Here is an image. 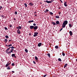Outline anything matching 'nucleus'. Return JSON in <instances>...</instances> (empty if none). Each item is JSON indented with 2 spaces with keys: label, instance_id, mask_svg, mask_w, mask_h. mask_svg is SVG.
<instances>
[{
  "label": "nucleus",
  "instance_id": "nucleus-1",
  "mask_svg": "<svg viewBox=\"0 0 77 77\" xmlns=\"http://www.w3.org/2000/svg\"><path fill=\"white\" fill-rule=\"evenodd\" d=\"M14 48L15 47L14 46H11V47H10V53H14V52H13V51L14 50Z\"/></svg>",
  "mask_w": 77,
  "mask_h": 77
},
{
  "label": "nucleus",
  "instance_id": "nucleus-2",
  "mask_svg": "<svg viewBox=\"0 0 77 77\" xmlns=\"http://www.w3.org/2000/svg\"><path fill=\"white\" fill-rule=\"evenodd\" d=\"M38 32H34V34L33 35L34 37H36L38 36Z\"/></svg>",
  "mask_w": 77,
  "mask_h": 77
},
{
  "label": "nucleus",
  "instance_id": "nucleus-3",
  "mask_svg": "<svg viewBox=\"0 0 77 77\" xmlns=\"http://www.w3.org/2000/svg\"><path fill=\"white\" fill-rule=\"evenodd\" d=\"M9 50H10V47L7 50L6 52L8 54L10 53V51H9Z\"/></svg>",
  "mask_w": 77,
  "mask_h": 77
},
{
  "label": "nucleus",
  "instance_id": "nucleus-4",
  "mask_svg": "<svg viewBox=\"0 0 77 77\" xmlns=\"http://www.w3.org/2000/svg\"><path fill=\"white\" fill-rule=\"evenodd\" d=\"M34 29V31H35L36 30H37L38 29V27L37 26H33Z\"/></svg>",
  "mask_w": 77,
  "mask_h": 77
},
{
  "label": "nucleus",
  "instance_id": "nucleus-5",
  "mask_svg": "<svg viewBox=\"0 0 77 77\" xmlns=\"http://www.w3.org/2000/svg\"><path fill=\"white\" fill-rule=\"evenodd\" d=\"M63 23L65 24V25L66 26L68 24V21L65 20L63 22Z\"/></svg>",
  "mask_w": 77,
  "mask_h": 77
},
{
  "label": "nucleus",
  "instance_id": "nucleus-6",
  "mask_svg": "<svg viewBox=\"0 0 77 77\" xmlns=\"http://www.w3.org/2000/svg\"><path fill=\"white\" fill-rule=\"evenodd\" d=\"M29 5L31 6H33L34 5V4L33 3L30 2L29 3Z\"/></svg>",
  "mask_w": 77,
  "mask_h": 77
},
{
  "label": "nucleus",
  "instance_id": "nucleus-7",
  "mask_svg": "<svg viewBox=\"0 0 77 77\" xmlns=\"http://www.w3.org/2000/svg\"><path fill=\"white\" fill-rule=\"evenodd\" d=\"M29 29H30L32 30L33 29H34V26H29Z\"/></svg>",
  "mask_w": 77,
  "mask_h": 77
},
{
  "label": "nucleus",
  "instance_id": "nucleus-8",
  "mask_svg": "<svg viewBox=\"0 0 77 77\" xmlns=\"http://www.w3.org/2000/svg\"><path fill=\"white\" fill-rule=\"evenodd\" d=\"M66 26V25L64 24L63 23V24L62 25V28H64Z\"/></svg>",
  "mask_w": 77,
  "mask_h": 77
},
{
  "label": "nucleus",
  "instance_id": "nucleus-9",
  "mask_svg": "<svg viewBox=\"0 0 77 77\" xmlns=\"http://www.w3.org/2000/svg\"><path fill=\"white\" fill-rule=\"evenodd\" d=\"M67 2H66L64 3V5L65 6V7H67L68 5H67Z\"/></svg>",
  "mask_w": 77,
  "mask_h": 77
},
{
  "label": "nucleus",
  "instance_id": "nucleus-10",
  "mask_svg": "<svg viewBox=\"0 0 77 77\" xmlns=\"http://www.w3.org/2000/svg\"><path fill=\"white\" fill-rule=\"evenodd\" d=\"M16 29H22V27L21 26H19L18 27H16Z\"/></svg>",
  "mask_w": 77,
  "mask_h": 77
},
{
  "label": "nucleus",
  "instance_id": "nucleus-11",
  "mask_svg": "<svg viewBox=\"0 0 77 77\" xmlns=\"http://www.w3.org/2000/svg\"><path fill=\"white\" fill-rule=\"evenodd\" d=\"M17 33H18V34H20V30L19 29H18L17 30Z\"/></svg>",
  "mask_w": 77,
  "mask_h": 77
},
{
  "label": "nucleus",
  "instance_id": "nucleus-12",
  "mask_svg": "<svg viewBox=\"0 0 77 77\" xmlns=\"http://www.w3.org/2000/svg\"><path fill=\"white\" fill-rule=\"evenodd\" d=\"M42 45V43H38V45L39 47H40V46H41Z\"/></svg>",
  "mask_w": 77,
  "mask_h": 77
},
{
  "label": "nucleus",
  "instance_id": "nucleus-13",
  "mask_svg": "<svg viewBox=\"0 0 77 77\" xmlns=\"http://www.w3.org/2000/svg\"><path fill=\"white\" fill-rule=\"evenodd\" d=\"M12 46V45L11 44L9 45H6V46L8 47H10V46Z\"/></svg>",
  "mask_w": 77,
  "mask_h": 77
},
{
  "label": "nucleus",
  "instance_id": "nucleus-14",
  "mask_svg": "<svg viewBox=\"0 0 77 77\" xmlns=\"http://www.w3.org/2000/svg\"><path fill=\"white\" fill-rule=\"evenodd\" d=\"M70 35V36H72V32L71 31H70L69 32Z\"/></svg>",
  "mask_w": 77,
  "mask_h": 77
},
{
  "label": "nucleus",
  "instance_id": "nucleus-15",
  "mask_svg": "<svg viewBox=\"0 0 77 77\" xmlns=\"http://www.w3.org/2000/svg\"><path fill=\"white\" fill-rule=\"evenodd\" d=\"M60 23H59V21H56V23L57 24H60V23Z\"/></svg>",
  "mask_w": 77,
  "mask_h": 77
},
{
  "label": "nucleus",
  "instance_id": "nucleus-16",
  "mask_svg": "<svg viewBox=\"0 0 77 77\" xmlns=\"http://www.w3.org/2000/svg\"><path fill=\"white\" fill-rule=\"evenodd\" d=\"M46 2L48 3H51V1H48V0L46 1Z\"/></svg>",
  "mask_w": 77,
  "mask_h": 77
},
{
  "label": "nucleus",
  "instance_id": "nucleus-17",
  "mask_svg": "<svg viewBox=\"0 0 77 77\" xmlns=\"http://www.w3.org/2000/svg\"><path fill=\"white\" fill-rule=\"evenodd\" d=\"M5 41H4V42L6 43L8 42V39H5Z\"/></svg>",
  "mask_w": 77,
  "mask_h": 77
},
{
  "label": "nucleus",
  "instance_id": "nucleus-18",
  "mask_svg": "<svg viewBox=\"0 0 77 77\" xmlns=\"http://www.w3.org/2000/svg\"><path fill=\"white\" fill-rule=\"evenodd\" d=\"M34 22V21L33 20H32V21L30 20V21H28V23H31V22Z\"/></svg>",
  "mask_w": 77,
  "mask_h": 77
},
{
  "label": "nucleus",
  "instance_id": "nucleus-19",
  "mask_svg": "<svg viewBox=\"0 0 77 77\" xmlns=\"http://www.w3.org/2000/svg\"><path fill=\"white\" fill-rule=\"evenodd\" d=\"M47 55L49 57H51L50 56V54L49 53H48L47 54Z\"/></svg>",
  "mask_w": 77,
  "mask_h": 77
},
{
  "label": "nucleus",
  "instance_id": "nucleus-20",
  "mask_svg": "<svg viewBox=\"0 0 77 77\" xmlns=\"http://www.w3.org/2000/svg\"><path fill=\"white\" fill-rule=\"evenodd\" d=\"M15 56V54H12L11 55V57H14Z\"/></svg>",
  "mask_w": 77,
  "mask_h": 77
},
{
  "label": "nucleus",
  "instance_id": "nucleus-21",
  "mask_svg": "<svg viewBox=\"0 0 77 77\" xmlns=\"http://www.w3.org/2000/svg\"><path fill=\"white\" fill-rule=\"evenodd\" d=\"M24 5L26 7H27V5L26 4V3H24Z\"/></svg>",
  "mask_w": 77,
  "mask_h": 77
},
{
  "label": "nucleus",
  "instance_id": "nucleus-22",
  "mask_svg": "<svg viewBox=\"0 0 77 77\" xmlns=\"http://www.w3.org/2000/svg\"><path fill=\"white\" fill-rule=\"evenodd\" d=\"M67 66V63H66V64H65L64 66V68H65L66 66Z\"/></svg>",
  "mask_w": 77,
  "mask_h": 77
},
{
  "label": "nucleus",
  "instance_id": "nucleus-23",
  "mask_svg": "<svg viewBox=\"0 0 77 77\" xmlns=\"http://www.w3.org/2000/svg\"><path fill=\"white\" fill-rule=\"evenodd\" d=\"M52 24H53L54 25H55L56 24V23L55 22H52Z\"/></svg>",
  "mask_w": 77,
  "mask_h": 77
},
{
  "label": "nucleus",
  "instance_id": "nucleus-24",
  "mask_svg": "<svg viewBox=\"0 0 77 77\" xmlns=\"http://www.w3.org/2000/svg\"><path fill=\"white\" fill-rule=\"evenodd\" d=\"M62 54L63 55V56H65V54L64 53H63V52H62Z\"/></svg>",
  "mask_w": 77,
  "mask_h": 77
},
{
  "label": "nucleus",
  "instance_id": "nucleus-25",
  "mask_svg": "<svg viewBox=\"0 0 77 77\" xmlns=\"http://www.w3.org/2000/svg\"><path fill=\"white\" fill-rule=\"evenodd\" d=\"M7 69L8 70H9V69H11L10 68V66H9L7 68Z\"/></svg>",
  "mask_w": 77,
  "mask_h": 77
},
{
  "label": "nucleus",
  "instance_id": "nucleus-26",
  "mask_svg": "<svg viewBox=\"0 0 77 77\" xmlns=\"http://www.w3.org/2000/svg\"><path fill=\"white\" fill-rule=\"evenodd\" d=\"M55 17L57 18H60L59 16H56Z\"/></svg>",
  "mask_w": 77,
  "mask_h": 77
},
{
  "label": "nucleus",
  "instance_id": "nucleus-27",
  "mask_svg": "<svg viewBox=\"0 0 77 77\" xmlns=\"http://www.w3.org/2000/svg\"><path fill=\"white\" fill-rule=\"evenodd\" d=\"M58 60L60 62H61V61H62L61 59L60 58H59L58 59Z\"/></svg>",
  "mask_w": 77,
  "mask_h": 77
},
{
  "label": "nucleus",
  "instance_id": "nucleus-28",
  "mask_svg": "<svg viewBox=\"0 0 77 77\" xmlns=\"http://www.w3.org/2000/svg\"><path fill=\"white\" fill-rule=\"evenodd\" d=\"M55 48L56 49H57L58 48V46H56Z\"/></svg>",
  "mask_w": 77,
  "mask_h": 77
},
{
  "label": "nucleus",
  "instance_id": "nucleus-29",
  "mask_svg": "<svg viewBox=\"0 0 77 77\" xmlns=\"http://www.w3.org/2000/svg\"><path fill=\"white\" fill-rule=\"evenodd\" d=\"M35 60H38V58L36 57V56L35 57Z\"/></svg>",
  "mask_w": 77,
  "mask_h": 77
},
{
  "label": "nucleus",
  "instance_id": "nucleus-30",
  "mask_svg": "<svg viewBox=\"0 0 77 77\" xmlns=\"http://www.w3.org/2000/svg\"><path fill=\"white\" fill-rule=\"evenodd\" d=\"M8 66H9L8 64V63H7V64L5 65V67H8Z\"/></svg>",
  "mask_w": 77,
  "mask_h": 77
},
{
  "label": "nucleus",
  "instance_id": "nucleus-31",
  "mask_svg": "<svg viewBox=\"0 0 77 77\" xmlns=\"http://www.w3.org/2000/svg\"><path fill=\"white\" fill-rule=\"evenodd\" d=\"M50 14L52 15L53 14V13H52V12H50Z\"/></svg>",
  "mask_w": 77,
  "mask_h": 77
},
{
  "label": "nucleus",
  "instance_id": "nucleus-32",
  "mask_svg": "<svg viewBox=\"0 0 77 77\" xmlns=\"http://www.w3.org/2000/svg\"><path fill=\"white\" fill-rule=\"evenodd\" d=\"M69 27H72V25L71 24H69Z\"/></svg>",
  "mask_w": 77,
  "mask_h": 77
},
{
  "label": "nucleus",
  "instance_id": "nucleus-33",
  "mask_svg": "<svg viewBox=\"0 0 77 77\" xmlns=\"http://www.w3.org/2000/svg\"><path fill=\"white\" fill-rule=\"evenodd\" d=\"M5 38H9V37L8 35H6L5 36Z\"/></svg>",
  "mask_w": 77,
  "mask_h": 77
},
{
  "label": "nucleus",
  "instance_id": "nucleus-34",
  "mask_svg": "<svg viewBox=\"0 0 77 77\" xmlns=\"http://www.w3.org/2000/svg\"><path fill=\"white\" fill-rule=\"evenodd\" d=\"M25 52H26V53H28V50H27L26 49L25 50Z\"/></svg>",
  "mask_w": 77,
  "mask_h": 77
},
{
  "label": "nucleus",
  "instance_id": "nucleus-35",
  "mask_svg": "<svg viewBox=\"0 0 77 77\" xmlns=\"http://www.w3.org/2000/svg\"><path fill=\"white\" fill-rule=\"evenodd\" d=\"M5 29V30H8V29L7 28V27H4Z\"/></svg>",
  "mask_w": 77,
  "mask_h": 77
},
{
  "label": "nucleus",
  "instance_id": "nucleus-36",
  "mask_svg": "<svg viewBox=\"0 0 77 77\" xmlns=\"http://www.w3.org/2000/svg\"><path fill=\"white\" fill-rule=\"evenodd\" d=\"M14 14L15 15H17V12L15 11L14 13Z\"/></svg>",
  "mask_w": 77,
  "mask_h": 77
},
{
  "label": "nucleus",
  "instance_id": "nucleus-37",
  "mask_svg": "<svg viewBox=\"0 0 77 77\" xmlns=\"http://www.w3.org/2000/svg\"><path fill=\"white\" fill-rule=\"evenodd\" d=\"M12 25L11 24H10L9 25V27H10V28L11 27H12Z\"/></svg>",
  "mask_w": 77,
  "mask_h": 77
},
{
  "label": "nucleus",
  "instance_id": "nucleus-38",
  "mask_svg": "<svg viewBox=\"0 0 77 77\" xmlns=\"http://www.w3.org/2000/svg\"><path fill=\"white\" fill-rule=\"evenodd\" d=\"M14 63H12L11 66H14Z\"/></svg>",
  "mask_w": 77,
  "mask_h": 77
},
{
  "label": "nucleus",
  "instance_id": "nucleus-39",
  "mask_svg": "<svg viewBox=\"0 0 77 77\" xmlns=\"http://www.w3.org/2000/svg\"><path fill=\"white\" fill-rule=\"evenodd\" d=\"M33 25L34 26H36V24H35V23H34L33 24Z\"/></svg>",
  "mask_w": 77,
  "mask_h": 77
},
{
  "label": "nucleus",
  "instance_id": "nucleus-40",
  "mask_svg": "<svg viewBox=\"0 0 77 77\" xmlns=\"http://www.w3.org/2000/svg\"><path fill=\"white\" fill-rule=\"evenodd\" d=\"M9 63H8V66L10 64H11V61H9Z\"/></svg>",
  "mask_w": 77,
  "mask_h": 77
},
{
  "label": "nucleus",
  "instance_id": "nucleus-41",
  "mask_svg": "<svg viewBox=\"0 0 77 77\" xmlns=\"http://www.w3.org/2000/svg\"><path fill=\"white\" fill-rule=\"evenodd\" d=\"M13 51L14 52H16L17 51L16 50H14V49H13Z\"/></svg>",
  "mask_w": 77,
  "mask_h": 77
},
{
  "label": "nucleus",
  "instance_id": "nucleus-42",
  "mask_svg": "<svg viewBox=\"0 0 77 77\" xmlns=\"http://www.w3.org/2000/svg\"><path fill=\"white\" fill-rule=\"evenodd\" d=\"M33 63L34 64H36V63H35V61H33Z\"/></svg>",
  "mask_w": 77,
  "mask_h": 77
},
{
  "label": "nucleus",
  "instance_id": "nucleus-43",
  "mask_svg": "<svg viewBox=\"0 0 77 77\" xmlns=\"http://www.w3.org/2000/svg\"><path fill=\"white\" fill-rule=\"evenodd\" d=\"M47 75V74H45V75H43V77H45Z\"/></svg>",
  "mask_w": 77,
  "mask_h": 77
},
{
  "label": "nucleus",
  "instance_id": "nucleus-44",
  "mask_svg": "<svg viewBox=\"0 0 77 77\" xmlns=\"http://www.w3.org/2000/svg\"><path fill=\"white\" fill-rule=\"evenodd\" d=\"M45 11H47V12L49 11V10L48 9H46L45 10Z\"/></svg>",
  "mask_w": 77,
  "mask_h": 77
},
{
  "label": "nucleus",
  "instance_id": "nucleus-45",
  "mask_svg": "<svg viewBox=\"0 0 77 77\" xmlns=\"http://www.w3.org/2000/svg\"><path fill=\"white\" fill-rule=\"evenodd\" d=\"M63 29V28H61L60 29V31H61V30H62Z\"/></svg>",
  "mask_w": 77,
  "mask_h": 77
},
{
  "label": "nucleus",
  "instance_id": "nucleus-46",
  "mask_svg": "<svg viewBox=\"0 0 77 77\" xmlns=\"http://www.w3.org/2000/svg\"><path fill=\"white\" fill-rule=\"evenodd\" d=\"M54 1L53 0H51V3H52V2H54Z\"/></svg>",
  "mask_w": 77,
  "mask_h": 77
},
{
  "label": "nucleus",
  "instance_id": "nucleus-47",
  "mask_svg": "<svg viewBox=\"0 0 77 77\" xmlns=\"http://www.w3.org/2000/svg\"><path fill=\"white\" fill-rule=\"evenodd\" d=\"M12 72H13V73H15V72H14V71H12Z\"/></svg>",
  "mask_w": 77,
  "mask_h": 77
},
{
  "label": "nucleus",
  "instance_id": "nucleus-48",
  "mask_svg": "<svg viewBox=\"0 0 77 77\" xmlns=\"http://www.w3.org/2000/svg\"><path fill=\"white\" fill-rule=\"evenodd\" d=\"M1 16L2 17H3V18H4V16H3V15H1Z\"/></svg>",
  "mask_w": 77,
  "mask_h": 77
},
{
  "label": "nucleus",
  "instance_id": "nucleus-49",
  "mask_svg": "<svg viewBox=\"0 0 77 77\" xmlns=\"http://www.w3.org/2000/svg\"><path fill=\"white\" fill-rule=\"evenodd\" d=\"M37 13V12L35 11V12H34V14H36Z\"/></svg>",
  "mask_w": 77,
  "mask_h": 77
},
{
  "label": "nucleus",
  "instance_id": "nucleus-50",
  "mask_svg": "<svg viewBox=\"0 0 77 77\" xmlns=\"http://www.w3.org/2000/svg\"><path fill=\"white\" fill-rule=\"evenodd\" d=\"M11 41H12L10 39V40H9V42H11Z\"/></svg>",
  "mask_w": 77,
  "mask_h": 77
},
{
  "label": "nucleus",
  "instance_id": "nucleus-51",
  "mask_svg": "<svg viewBox=\"0 0 77 77\" xmlns=\"http://www.w3.org/2000/svg\"><path fill=\"white\" fill-rule=\"evenodd\" d=\"M34 15L35 17H37V14H35Z\"/></svg>",
  "mask_w": 77,
  "mask_h": 77
},
{
  "label": "nucleus",
  "instance_id": "nucleus-52",
  "mask_svg": "<svg viewBox=\"0 0 77 77\" xmlns=\"http://www.w3.org/2000/svg\"><path fill=\"white\" fill-rule=\"evenodd\" d=\"M36 62H38V60H36Z\"/></svg>",
  "mask_w": 77,
  "mask_h": 77
},
{
  "label": "nucleus",
  "instance_id": "nucleus-53",
  "mask_svg": "<svg viewBox=\"0 0 77 77\" xmlns=\"http://www.w3.org/2000/svg\"><path fill=\"white\" fill-rule=\"evenodd\" d=\"M61 14V12H59V14Z\"/></svg>",
  "mask_w": 77,
  "mask_h": 77
},
{
  "label": "nucleus",
  "instance_id": "nucleus-54",
  "mask_svg": "<svg viewBox=\"0 0 77 77\" xmlns=\"http://www.w3.org/2000/svg\"><path fill=\"white\" fill-rule=\"evenodd\" d=\"M0 8H2V6H0Z\"/></svg>",
  "mask_w": 77,
  "mask_h": 77
},
{
  "label": "nucleus",
  "instance_id": "nucleus-55",
  "mask_svg": "<svg viewBox=\"0 0 77 77\" xmlns=\"http://www.w3.org/2000/svg\"><path fill=\"white\" fill-rule=\"evenodd\" d=\"M29 36H31V34L29 33Z\"/></svg>",
  "mask_w": 77,
  "mask_h": 77
},
{
  "label": "nucleus",
  "instance_id": "nucleus-56",
  "mask_svg": "<svg viewBox=\"0 0 77 77\" xmlns=\"http://www.w3.org/2000/svg\"><path fill=\"white\" fill-rule=\"evenodd\" d=\"M44 12H45V13H46L47 12V11H44Z\"/></svg>",
  "mask_w": 77,
  "mask_h": 77
},
{
  "label": "nucleus",
  "instance_id": "nucleus-57",
  "mask_svg": "<svg viewBox=\"0 0 77 77\" xmlns=\"http://www.w3.org/2000/svg\"><path fill=\"white\" fill-rule=\"evenodd\" d=\"M14 57H17L16 56H15H15H14Z\"/></svg>",
  "mask_w": 77,
  "mask_h": 77
},
{
  "label": "nucleus",
  "instance_id": "nucleus-58",
  "mask_svg": "<svg viewBox=\"0 0 77 77\" xmlns=\"http://www.w3.org/2000/svg\"><path fill=\"white\" fill-rule=\"evenodd\" d=\"M60 2H61V3H63V2L62 1H61H61H60Z\"/></svg>",
  "mask_w": 77,
  "mask_h": 77
},
{
  "label": "nucleus",
  "instance_id": "nucleus-59",
  "mask_svg": "<svg viewBox=\"0 0 77 77\" xmlns=\"http://www.w3.org/2000/svg\"><path fill=\"white\" fill-rule=\"evenodd\" d=\"M61 8L60 7H59L58 8V9H60Z\"/></svg>",
  "mask_w": 77,
  "mask_h": 77
},
{
  "label": "nucleus",
  "instance_id": "nucleus-60",
  "mask_svg": "<svg viewBox=\"0 0 77 77\" xmlns=\"http://www.w3.org/2000/svg\"><path fill=\"white\" fill-rule=\"evenodd\" d=\"M14 20H16V19H15V18H14Z\"/></svg>",
  "mask_w": 77,
  "mask_h": 77
},
{
  "label": "nucleus",
  "instance_id": "nucleus-61",
  "mask_svg": "<svg viewBox=\"0 0 77 77\" xmlns=\"http://www.w3.org/2000/svg\"><path fill=\"white\" fill-rule=\"evenodd\" d=\"M44 2H46V1H44Z\"/></svg>",
  "mask_w": 77,
  "mask_h": 77
},
{
  "label": "nucleus",
  "instance_id": "nucleus-62",
  "mask_svg": "<svg viewBox=\"0 0 77 77\" xmlns=\"http://www.w3.org/2000/svg\"><path fill=\"white\" fill-rule=\"evenodd\" d=\"M76 61L77 62V59H76Z\"/></svg>",
  "mask_w": 77,
  "mask_h": 77
},
{
  "label": "nucleus",
  "instance_id": "nucleus-63",
  "mask_svg": "<svg viewBox=\"0 0 77 77\" xmlns=\"http://www.w3.org/2000/svg\"><path fill=\"white\" fill-rule=\"evenodd\" d=\"M52 77H55V76H52Z\"/></svg>",
  "mask_w": 77,
  "mask_h": 77
},
{
  "label": "nucleus",
  "instance_id": "nucleus-64",
  "mask_svg": "<svg viewBox=\"0 0 77 77\" xmlns=\"http://www.w3.org/2000/svg\"><path fill=\"white\" fill-rule=\"evenodd\" d=\"M42 4V2H41L40 4Z\"/></svg>",
  "mask_w": 77,
  "mask_h": 77
}]
</instances>
